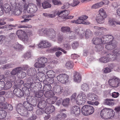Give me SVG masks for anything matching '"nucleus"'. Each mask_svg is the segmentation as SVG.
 <instances>
[{"instance_id": "nucleus-57", "label": "nucleus", "mask_w": 120, "mask_h": 120, "mask_svg": "<svg viewBox=\"0 0 120 120\" xmlns=\"http://www.w3.org/2000/svg\"><path fill=\"white\" fill-rule=\"evenodd\" d=\"M14 65L11 64H6L1 67V68L3 69H8L12 68L13 67Z\"/></svg>"}, {"instance_id": "nucleus-18", "label": "nucleus", "mask_w": 120, "mask_h": 120, "mask_svg": "<svg viewBox=\"0 0 120 120\" xmlns=\"http://www.w3.org/2000/svg\"><path fill=\"white\" fill-rule=\"evenodd\" d=\"M13 93L15 96L19 97L23 96L24 95L23 92L19 88L15 89L13 91Z\"/></svg>"}, {"instance_id": "nucleus-55", "label": "nucleus", "mask_w": 120, "mask_h": 120, "mask_svg": "<svg viewBox=\"0 0 120 120\" xmlns=\"http://www.w3.org/2000/svg\"><path fill=\"white\" fill-rule=\"evenodd\" d=\"M61 30L64 33L69 32L70 30V28L68 26H63L61 28Z\"/></svg>"}, {"instance_id": "nucleus-20", "label": "nucleus", "mask_w": 120, "mask_h": 120, "mask_svg": "<svg viewBox=\"0 0 120 120\" xmlns=\"http://www.w3.org/2000/svg\"><path fill=\"white\" fill-rule=\"evenodd\" d=\"M53 91L56 94L59 95L63 91V87L59 86H56L54 87Z\"/></svg>"}, {"instance_id": "nucleus-14", "label": "nucleus", "mask_w": 120, "mask_h": 120, "mask_svg": "<svg viewBox=\"0 0 120 120\" xmlns=\"http://www.w3.org/2000/svg\"><path fill=\"white\" fill-rule=\"evenodd\" d=\"M103 39V43L104 44L106 43H110L112 42L113 39V37L111 35H104L102 38Z\"/></svg>"}, {"instance_id": "nucleus-13", "label": "nucleus", "mask_w": 120, "mask_h": 120, "mask_svg": "<svg viewBox=\"0 0 120 120\" xmlns=\"http://www.w3.org/2000/svg\"><path fill=\"white\" fill-rule=\"evenodd\" d=\"M51 46V44L46 40L41 41L38 45V47L39 48L42 49L50 47Z\"/></svg>"}, {"instance_id": "nucleus-62", "label": "nucleus", "mask_w": 120, "mask_h": 120, "mask_svg": "<svg viewBox=\"0 0 120 120\" xmlns=\"http://www.w3.org/2000/svg\"><path fill=\"white\" fill-rule=\"evenodd\" d=\"M70 4L68 2L65 3L63 5V6L61 7L62 9H68L70 7Z\"/></svg>"}, {"instance_id": "nucleus-9", "label": "nucleus", "mask_w": 120, "mask_h": 120, "mask_svg": "<svg viewBox=\"0 0 120 120\" xmlns=\"http://www.w3.org/2000/svg\"><path fill=\"white\" fill-rule=\"evenodd\" d=\"M109 85L113 87H116L120 85V79L115 77H112L108 80Z\"/></svg>"}, {"instance_id": "nucleus-10", "label": "nucleus", "mask_w": 120, "mask_h": 120, "mask_svg": "<svg viewBox=\"0 0 120 120\" xmlns=\"http://www.w3.org/2000/svg\"><path fill=\"white\" fill-rule=\"evenodd\" d=\"M58 81L63 83L66 84L68 81L69 76L65 74H60L57 77Z\"/></svg>"}, {"instance_id": "nucleus-22", "label": "nucleus", "mask_w": 120, "mask_h": 120, "mask_svg": "<svg viewBox=\"0 0 120 120\" xmlns=\"http://www.w3.org/2000/svg\"><path fill=\"white\" fill-rule=\"evenodd\" d=\"M55 110V108L54 106L50 105L48 106L46 108L45 111V113L50 114L54 112Z\"/></svg>"}, {"instance_id": "nucleus-52", "label": "nucleus", "mask_w": 120, "mask_h": 120, "mask_svg": "<svg viewBox=\"0 0 120 120\" xmlns=\"http://www.w3.org/2000/svg\"><path fill=\"white\" fill-rule=\"evenodd\" d=\"M43 94L44 93L43 90H41L35 93V96L34 97L35 98L36 97L40 98L43 95Z\"/></svg>"}, {"instance_id": "nucleus-37", "label": "nucleus", "mask_w": 120, "mask_h": 120, "mask_svg": "<svg viewBox=\"0 0 120 120\" xmlns=\"http://www.w3.org/2000/svg\"><path fill=\"white\" fill-rule=\"evenodd\" d=\"M42 6L44 9L50 8L52 6L51 4L46 1H44L42 2Z\"/></svg>"}, {"instance_id": "nucleus-54", "label": "nucleus", "mask_w": 120, "mask_h": 120, "mask_svg": "<svg viewBox=\"0 0 120 120\" xmlns=\"http://www.w3.org/2000/svg\"><path fill=\"white\" fill-rule=\"evenodd\" d=\"M66 68L68 69H70L72 68L73 64L72 62L68 61L67 62L65 65Z\"/></svg>"}, {"instance_id": "nucleus-49", "label": "nucleus", "mask_w": 120, "mask_h": 120, "mask_svg": "<svg viewBox=\"0 0 120 120\" xmlns=\"http://www.w3.org/2000/svg\"><path fill=\"white\" fill-rule=\"evenodd\" d=\"M60 13H61V15H62L63 14V16L62 15V16H63L64 18H67V17L69 14L70 11L68 10H65L60 11Z\"/></svg>"}, {"instance_id": "nucleus-48", "label": "nucleus", "mask_w": 120, "mask_h": 120, "mask_svg": "<svg viewBox=\"0 0 120 120\" xmlns=\"http://www.w3.org/2000/svg\"><path fill=\"white\" fill-rule=\"evenodd\" d=\"M12 86V84L11 82H6L4 86V90H5L10 89Z\"/></svg>"}, {"instance_id": "nucleus-24", "label": "nucleus", "mask_w": 120, "mask_h": 120, "mask_svg": "<svg viewBox=\"0 0 120 120\" xmlns=\"http://www.w3.org/2000/svg\"><path fill=\"white\" fill-rule=\"evenodd\" d=\"M80 17L78 18V19L76 20H73L71 22L72 23H74L76 24H90V22H83L81 19V18H80Z\"/></svg>"}, {"instance_id": "nucleus-26", "label": "nucleus", "mask_w": 120, "mask_h": 120, "mask_svg": "<svg viewBox=\"0 0 120 120\" xmlns=\"http://www.w3.org/2000/svg\"><path fill=\"white\" fill-rule=\"evenodd\" d=\"M27 72L28 75L32 76H35L34 75L36 73V69L34 68H31L28 69Z\"/></svg>"}, {"instance_id": "nucleus-60", "label": "nucleus", "mask_w": 120, "mask_h": 120, "mask_svg": "<svg viewBox=\"0 0 120 120\" xmlns=\"http://www.w3.org/2000/svg\"><path fill=\"white\" fill-rule=\"evenodd\" d=\"M10 2L11 6L12 7V8L17 7V4L16 3V0H10Z\"/></svg>"}, {"instance_id": "nucleus-43", "label": "nucleus", "mask_w": 120, "mask_h": 120, "mask_svg": "<svg viewBox=\"0 0 120 120\" xmlns=\"http://www.w3.org/2000/svg\"><path fill=\"white\" fill-rule=\"evenodd\" d=\"M3 7L4 10L6 13L9 12L11 11V7L10 5L7 4H5Z\"/></svg>"}, {"instance_id": "nucleus-56", "label": "nucleus", "mask_w": 120, "mask_h": 120, "mask_svg": "<svg viewBox=\"0 0 120 120\" xmlns=\"http://www.w3.org/2000/svg\"><path fill=\"white\" fill-rule=\"evenodd\" d=\"M30 90L31 91L34 92L35 91L36 88V83L34 82H30Z\"/></svg>"}, {"instance_id": "nucleus-4", "label": "nucleus", "mask_w": 120, "mask_h": 120, "mask_svg": "<svg viewBox=\"0 0 120 120\" xmlns=\"http://www.w3.org/2000/svg\"><path fill=\"white\" fill-rule=\"evenodd\" d=\"M76 34L78 35L81 38H82L85 35L86 38H87L90 37H91L92 35V32L89 29H86L85 33L84 30H80L79 29H76L75 30Z\"/></svg>"}, {"instance_id": "nucleus-44", "label": "nucleus", "mask_w": 120, "mask_h": 120, "mask_svg": "<svg viewBox=\"0 0 120 120\" xmlns=\"http://www.w3.org/2000/svg\"><path fill=\"white\" fill-rule=\"evenodd\" d=\"M82 89L85 92L88 91L90 88L89 85L88 84L84 83L81 86Z\"/></svg>"}, {"instance_id": "nucleus-39", "label": "nucleus", "mask_w": 120, "mask_h": 120, "mask_svg": "<svg viewBox=\"0 0 120 120\" xmlns=\"http://www.w3.org/2000/svg\"><path fill=\"white\" fill-rule=\"evenodd\" d=\"M113 100L112 99H106L104 101V104L105 105H107L109 106H112L114 105V103L112 102Z\"/></svg>"}, {"instance_id": "nucleus-19", "label": "nucleus", "mask_w": 120, "mask_h": 120, "mask_svg": "<svg viewBox=\"0 0 120 120\" xmlns=\"http://www.w3.org/2000/svg\"><path fill=\"white\" fill-rule=\"evenodd\" d=\"M74 80L75 82H80L81 80V76L78 72L75 71L74 73Z\"/></svg>"}, {"instance_id": "nucleus-16", "label": "nucleus", "mask_w": 120, "mask_h": 120, "mask_svg": "<svg viewBox=\"0 0 120 120\" xmlns=\"http://www.w3.org/2000/svg\"><path fill=\"white\" fill-rule=\"evenodd\" d=\"M117 46V42L116 41H113L111 43L107 44L105 45L106 49L109 50H111L115 48Z\"/></svg>"}, {"instance_id": "nucleus-45", "label": "nucleus", "mask_w": 120, "mask_h": 120, "mask_svg": "<svg viewBox=\"0 0 120 120\" xmlns=\"http://www.w3.org/2000/svg\"><path fill=\"white\" fill-rule=\"evenodd\" d=\"M12 8L14 9V13L15 15L18 16L21 13V11L19 9V7L17 6Z\"/></svg>"}, {"instance_id": "nucleus-23", "label": "nucleus", "mask_w": 120, "mask_h": 120, "mask_svg": "<svg viewBox=\"0 0 120 120\" xmlns=\"http://www.w3.org/2000/svg\"><path fill=\"white\" fill-rule=\"evenodd\" d=\"M34 15L32 14L31 15H23L22 16V19L24 20L21 21V23L24 22H26L29 21V20H31V19L30 18L34 16Z\"/></svg>"}, {"instance_id": "nucleus-33", "label": "nucleus", "mask_w": 120, "mask_h": 120, "mask_svg": "<svg viewBox=\"0 0 120 120\" xmlns=\"http://www.w3.org/2000/svg\"><path fill=\"white\" fill-rule=\"evenodd\" d=\"M44 75L43 73L39 72L37 73L36 76H35L32 77V79L33 80H37V79L42 78Z\"/></svg>"}, {"instance_id": "nucleus-25", "label": "nucleus", "mask_w": 120, "mask_h": 120, "mask_svg": "<svg viewBox=\"0 0 120 120\" xmlns=\"http://www.w3.org/2000/svg\"><path fill=\"white\" fill-rule=\"evenodd\" d=\"M26 68H25L24 67V69H23V68L22 69L21 67H19L17 68L13 69L12 71L11 72V74L12 75H16L17 73L19 72V71L21 70H26V68L27 67L26 66Z\"/></svg>"}, {"instance_id": "nucleus-1", "label": "nucleus", "mask_w": 120, "mask_h": 120, "mask_svg": "<svg viewBox=\"0 0 120 120\" xmlns=\"http://www.w3.org/2000/svg\"><path fill=\"white\" fill-rule=\"evenodd\" d=\"M26 99L27 101L24 102L23 105L28 111H32L33 109L32 105L36 106L37 104L36 99L34 96H29Z\"/></svg>"}, {"instance_id": "nucleus-7", "label": "nucleus", "mask_w": 120, "mask_h": 120, "mask_svg": "<svg viewBox=\"0 0 120 120\" xmlns=\"http://www.w3.org/2000/svg\"><path fill=\"white\" fill-rule=\"evenodd\" d=\"M86 100V97L85 94L81 92L79 94L76 99V102L78 105L83 104Z\"/></svg>"}, {"instance_id": "nucleus-50", "label": "nucleus", "mask_w": 120, "mask_h": 120, "mask_svg": "<svg viewBox=\"0 0 120 120\" xmlns=\"http://www.w3.org/2000/svg\"><path fill=\"white\" fill-rule=\"evenodd\" d=\"M6 115V112L5 110H0V119L5 118Z\"/></svg>"}, {"instance_id": "nucleus-29", "label": "nucleus", "mask_w": 120, "mask_h": 120, "mask_svg": "<svg viewBox=\"0 0 120 120\" xmlns=\"http://www.w3.org/2000/svg\"><path fill=\"white\" fill-rule=\"evenodd\" d=\"M110 55L107 54L106 56L101 57L99 59V61L101 62L104 63H106L109 62V57Z\"/></svg>"}, {"instance_id": "nucleus-40", "label": "nucleus", "mask_w": 120, "mask_h": 120, "mask_svg": "<svg viewBox=\"0 0 120 120\" xmlns=\"http://www.w3.org/2000/svg\"><path fill=\"white\" fill-rule=\"evenodd\" d=\"M96 20L97 22L100 24L103 23L105 21L104 19L98 15L96 16Z\"/></svg>"}, {"instance_id": "nucleus-59", "label": "nucleus", "mask_w": 120, "mask_h": 120, "mask_svg": "<svg viewBox=\"0 0 120 120\" xmlns=\"http://www.w3.org/2000/svg\"><path fill=\"white\" fill-rule=\"evenodd\" d=\"M44 110L43 109L39 108L36 111V113L38 115H42L44 113Z\"/></svg>"}, {"instance_id": "nucleus-2", "label": "nucleus", "mask_w": 120, "mask_h": 120, "mask_svg": "<svg viewBox=\"0 0 120 120\" xmlns=\"http://www.w3.org/2000/svg\"><path fill=\"white\" fill-rule=\"evenodd\" d=\"M23 8L24 12H26L27 11L29 13H34L35 12L38 10L36 5L33 4H29L25 3Z\"/></svg>"}, {"instance_id": "nucleus-8", "label": "nucleus", "mask_w": 120, "mask_h": 120, "mask_svg": "<svg viewBox=\"0 0 120 120\" xmlns=\"http://www.w3.org/2000/svg\"><path fill=\"white\" fill-rule=\"evenodd\" d=\"M37 60L38 62H36L34 64L35 67H45V64L47 62L48 60L45 57H42L38 58Z\"/></svg>"}, {"instance_id": "nucleus-3", "label": "nucleus", "mask_w": 120, "mask_h": 120, "mask_svg": "<svg viewBox=\"0 0 120 120\" xmlns=\"http://www.w3.org/2000/svg\"><path fill=\"white\" fill-rule=\"evenodd\" d=\"M16 34L18 38L24 42H29V40L27 35L26 33L24 31L21 30H19L17 31Z\"/></svg>"}, {"instance_id": "nucleus-53", "label": "nucleus", "mask_w": 120, "mask_h": 120, "mask_svg": "<svg viewBox=\"0 0 120 120\" xmlns=\"http://www.w3.org/2000/svg\"><path fill=\"white\" fill-rule=\"evenodd\" d=\"M70 99L68 98H66L64 99L62 103V104L64 106L67 107L68 106Z\"/></svg>"}, {"instance_id": "nucleus-34", "label": "nucleus", "mask_w": 120, "mask_h": 120, "mask_svg": "<svg viewBox=\"0 0 120 120\" xmlns=\"http://www.w3.org/2000/svg\"><path fill=\"white\" fill-rule=\"evenodd\" d=\"M58 50L61 51L62 52H63L64 53H66L67 52L64 49H63L59 47H54L52 48L49 51L50 52L52 53L57 51Z\"/></svg>"}, {"instance_id": "nucleus-11", "label": "nucleus", "mask_w": 120, "mask_h": 120, "mask_svg": "<svg viewBox=\"0 0 120 120\" xmlns=\"http://www.w3.org/2000/svg\"><path fill=\"white\" fill-rule=\"evenodd\" d=\"M112 53L116 54H113L109 53L108 54L110 55V56H109V61H113L116 60L118 56L120 54V50L118 49H115L112 51Z\"/></svg>"}, {"instance_id": "nucleus-64", "label": "nucleus", "mask_w": 120, "mask_h": 120, "mask_svg": "<svg viewBox=\"0 0 120 120\" xmlns=\"http://www.w3.org/2000/svg\"><path fill=\"white\" fill-rule=\"evenodd\" d=\"M76 94L74 93L72 94L71 98V101L72 102L76 101Z\"/></svg>"}, {"instance_id": "nucleus-6", "label": "nucleus", "mask_w": 120, "mask_h": 120, "mask_svg": "<svg viewBox=\"0 0 120 120\" xmlns=\"http://www.w3.org/2000/svg\"><path fill=\"white\" fill-rule=\"evenodd\" d=\"M92 42L93 44L96 45H98V46H99V47L96 50L100 51H101L104 48V44L103 43V39L102 38H94L92 40Z\"/></svg>"}, {"instance_id": "nucleus-61", "label": "nucleus", "mask_w": 120, "mask_h": 120, "mask_svg": "<svg viewBox=\"0 0 120 120\" xmlns=\"http://www.w3.org/2000/svg\"><path fill=\"white\" fill-rule=\"evenodd\" d=\"M80 3L79 0H74L73 3L71 4V6L75 7L78 5Z\"/></svg>"}, {"instance_id": "nucleus-28", "label": "nucleus", "mask_w": 120, "mask_h": 120, "mask_svg": "<svg viewBox=\"0 0 120 120\" xmlns=\"http://www.w3.org/2000/svg\"><path fill=\"white\" fill-rule=\"evenodd\" d=\"M99 14L97 15L105 19L107 17L106 13L105 11L103 8H101L99 11Z\"/></svg>"}, {"instance_id": "nucleus-36", "label": "nucleus", "mask_w": 120, "mask_h": 120, "mask_svg": "<svg viewBox=\"0 0 120 120\" xmlns=\"http://www.w3.org/2000/svg\"><path fill=\"white\" fill-rule=\"evenodd\" d=\"M54 79L53 78L49 77L46 78L44 81V83L45 84L50 85L53 83Z\"/></svg>"}, {"instance_id": "nucleus-46", "label": "nucleus", "mask_w": 120, "mask_h": 120, "mask_svg": "<svg viewBox=\"0 0 120 120\" xmlns=\"http://www.w3.org/2000/svg\"><path fill=\"white\" fill-rule=\"evenodd\" d=\"M36 68H38V71L41 73H46L47 70V68L45 67H35Z\"/></svg>"}, {"instance_id": "nucleus-42", "label": "nucleus", "mask_w": 120, "mask_h": 120, "mask_svg": "<svg viewBox=\"0 0 120 120\" xmlns=\"http://www.w3.org/2000/svg\"><path fill=\"white\" fill-rule=\"evenodd\" d=\"M54 92L52 90L45 92L44 95L45 97L49 98L52 96L54 95Z\"/></svg>"}, {"instance_id": "nucleus-63", "label": "nucleus", "mask_w": 120, "mask_h": 120, "mask_svg": "<svg viewBox=\"0 0 120 120\" xmlns=\"http://www.w3.org/2000/svg\"><path fill=\"white\" fill-rule=\"evenodd\" d=\"M79 45V43L77 42H75L72 44V47L73 49H75L78 47Z\"/></svg>"}, {"instance_id": "nucleus-15", "label": "nucleus", "mask_w": 120, "mask_h": 120, "mask_svg": "<svg viewBox=\"0 0 120 120\" xmlns=\"http://www.w3.org/2000/svg\"><path fill=\"white\" fill-rule=\"evenodd\" d=\"M71 113L74 114L76 116H79L80 113V109L79 107L76 106H73L71 109Z\"/></svg>"}, {"instance_id": "nucleus-17", "label": "nucleus", "mask_w": 120, "mask_h": 120, "mask_svg": "<svg viewBox=\"0 0 120 120\" xmlns=\"http://www.w3.org/2000/svg\"><path fill=\"white\" fill-rule=\"evenodd\" d=\"M16 110L17 112L19 114L22 115L24 116H28V114L27 111H24L22 108V106H20L19 107V106L18 105L16 108Z\"/></svg>"}, {"instance_id": "nucleus-27", "label": "nucleus", "mask_w": 120, "mask_h": 120, "mask_svg": "<svg viewBox=\"0 0 120 120\" xmlns=\"http://www.w3.org/2000/svg\"><path fill=\"white\" fill-rule=\"evenodd\" d=\"M67 116L66 114L61 112L56 116V120H64L66 118Z\"/></svg>"}, {"instance_id": "nucleus-31", "label": "nucleus", "mask_w": 120, "mask_h": 120, "mask_svg": "<svg viewBox=\"0 0 120 120\" xmlns=\"http://www.w3.org/2000/svg\"><path fill=\"white\" fill-rule=\"evenodd\" d=\"M107 119H112L113 118L115 114V112L114 111L111 109H107Z\"/></svg>"}, {"instance_id": "nucleus-51", "label": "nucleus", "mask_w": 120, "mask_h": 120, "mask_svg": "<svg viewBox=\"0 0 120 120\" xmlns=\"http://www.w3.org/2000/svg\"><path fill=\"white\" fill-rule=\"evenodd\" d=\"M52 88L51 86L49 84H45L43 88V90L44 91H48L51 90Z\"/></svg>"}, {"instance_id": "nucleus-32", "label": "nucleus", "mask_w": 120, "mask_h": 120, "mask_svg": "<svg viewBox=\"0 0 120 120\" xmlns=\"http://www.w3.org/2000/svg\"><path fill=\"white\" fill-rule=\"evenodd\" d=\"M107 109L106 108H104L102 110L101 112L100 115L101 117L103 119L105 120L107 119Z\"/></svg>"}, {"instance_id": "nucleus-35", "label": "nucleus", "mask_w": 120, "mask_h": 120, "mask_svg": "<svg viewBox=\"0 0 120 120\" xmlns=\"http://www.w3.org/2000/svg\"><path fill=\"white\" fill-rule=\"evenodd\" d=\"M108 23L110 26H115V24L120 25V22L114 21L113 19L111 18L109 19Z\"/></svg>"}, {"instance_id": "nucleus-5", "label": "nucleus", "mask_w": 120, "mask_h": 120, "mask_svg": "<svg viewBox=\"0 0 120 120\" xmlns=\"http://www.w3.org/2000/svg\"><path fill=\"white\" fill-rule=\"evenodd\" d=\"M81 110L83 115L88 116L93 113L94 112V109L92 106L86 105L83 106Z\"/></svg>"}, {"instance_id": "nucleus-38", "label": "nucleus", "mask_w": 120, "mask_h": 120, "mask_svg": "<svg viewBox=\"0 0 120 120\" xmlns=\"http://www.w3.org/2000/svg\"><path fill=\"white\" fill-rule=\"evenodd\" d=\"M47 103L46 101L44 100L40 101L38 105V107L39 108H41L43 109L46 106Z\"/></svg>"}, {"instance_id": "nucleus-30", "label": "nucleus", "mask_w": 120, "mask_h": 120, "mask_svg": "<svg viewBox=\"0 0 120 120\" xmlns=\"http://www.w3.org/2000/svg\"><path fill=\"white\" fill-rule=\"evenodd\" d=\"M57 99V97L54 96L47 98L46 101L48 104L51 105L54 104Z\"/></svg>"}, {"instance_id": "nucleus-12", "label": "nucleus", "mask_w": 120, "mask_h": 120, "mask_svg": "<svg viewBox=\"0 0 120 120\" xmlns=\"http://www.w3.org/2000/svg\"><path fill=\"white\" fill-rule=\"evenodd\" d=\"M42 31L43 36H46L51 34L53 36L52 37L53 38L55 37L56 35V32L52 29L51 28L47 29L46 28H43Z\"/></svg>"}, {"instance_id": "nucleus-58", "label": "nucleus", "mask_w": 120, "mask_h": 120, "mask_svg": "<svg viewBox=\"0 0 120 120\" xmlns=\"http://www.w3.org/2000/svg\"><path fill=\"white\" fill-rule=\"evenodd\" d=\"M13 47L14 49H22V46L18 43H16L13 45Z\"/></svg>"}, {"instance_id": "nucleus-21", "label": "nucleus", "mask_w": 120, "mask_h": 120, "mask_svg": "<svg viewBox=\"0 0 120 120\" xmlns=\"http://www.w3.org/2000/svg\"><path fill=\"white\" fill-rule=\"evenodd\" d=\"M87 98L89 100L91 101H95L98 99V96L94 94L89 93L87 95Z\"/></svg>"}, {"instance_id": "nucleus-47", "label": "nucleus", "mask_w": 120, "mask_h": 120, "mask_svg": "<svg viewBox=\"0 0 120 120\" xmlns=\"http://www.w3.org/2000/svg\"><path fill=\"white\" fill-rule=\"evenodd\" d=\"M8 79V81L10 82H13L16 79V77L15 76H10L6 77L4 79V81H5L6 79Z\"/></svg>"}, {"instance_id": "nucleus-41", "label": "nucleus", "mask_w": 120, "mask_h": 120, "mask_svg": "<svg viewBox=\"0 0 120 120\" xmlns=\"http://www.w3.org/2000/svg\"><path fill=\"white\" fill-rule=\"evenodd\" d=\"M47 75L49 77L53 78L55 76V73L53 71L51 70L47 71Z\"/></svg>"}]
</instances>
